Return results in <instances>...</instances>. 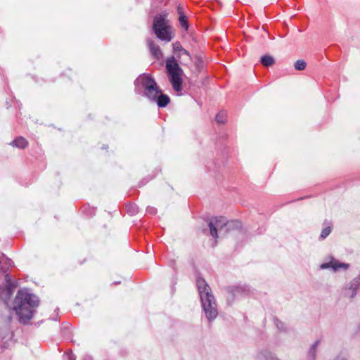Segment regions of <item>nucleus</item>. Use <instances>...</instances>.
<instances>
[{"mask_svg": "<svg viewBox=\"0 0 360 360\" xmlns=\"http://www.w3.org/2000/svg\"><path fill=\"white\" fill-rule=\"evenodd\" d=\"M179 21L180 25L184 28L186 30H188V23L187 20V17L186 15L179 16Z\"/></svg>", "mask_w": 360, "mask_h": 360, "instance_id": "nucleus-21", "label": "nucleus"}, {"mask_svg": "<svg viewBox=\"0 0 360 360\" xmlns=\"http://www.w3.org/2000/svg\"><path fill=\"white\" fill-rule=\"evenodd\" d=\"M177 57L180 60V63L183 65H188L192 60L190 53L184 49L182 52L177 53Z\"/></svg>", "mask_w": 360, "mask_h": 360, "instance_id": "nucleus-12", "label": "nucleus"}, {"mask_svg": "<svg viewBox=\"0 0 360 360\" xmlns=\"http://www.w3.org/2000/svg\"><path fill=\"white\" fill-rule=\"evenodd\" d=\"M260 62L265 67L271 66L275 63V60L270 55H264L261 57Z\"/></svg>", "mask_w": 360, "mask_h": 360, "instance_id": "nucleus-16", "label": "nucleus"}, {"mask_svg": "<svg viewBox=\"0 0 360 360\" xmlns=\"http://www.w3.org/2000/svg\"><path fill=\"white\" fill-rule=\"evenodd\" d=\"M150 102L156 103L159 108H165L169 103L170 98L167 94H162L160 90V93L155 96V99L151 100Z\"/></svg>", "mask_w": 360, "mask_h": 360, "instance_id": "nucleus-10", "label": "nucleus"}, {"mask_svg": "<svg viewBox=\"0 0 360 360\" xmlns=\"http://www.w3.org/2000/svg\"><path fill=\"white\" fill-rule=\"evenodd\" d=\"M65 360H75V356L73 354H67L65 356Z\"/></svg>", "mask_w": 360, "mask_h": 360, "instance_id": "nucleus-26", "label": "nucleus"}, {"mask_svg": "<svg viewBox=\"0 0 360 360\" xmlns=\"http://www.w3.org/2000/svg\"><path fill=\"white\" fill-rule=\"evenodd\" d=\"M177 12L179 16L181 15H186L183 11V8L181 6H179L177 8Z\"/></svg>", "mask_w": 360, "mask_h": 360, "instance_id": "nucleus-28", "label": "nucleus"}, {"mask_svg": "<svg viewBox=\"0 0 360 360\" xmlns=\"http://www.w3.org/2000/svg\"><path fill=\"white\" fill-rule=\"evenodd\" d=\"M226 292V301L228 304L231 305L233 302L245 295H248L250 292L245 286L231 285L225 288Z\"/></svg>", "mask_w": 360, "mask_h": 360, "instance_id": "nucleus-7", "label": "nucleus"}, {"mask_svg": "<svg viewBox=\"0 0 360 360\" xmlns=\"http://www.w3.org/2000/svg\"><path fill=\"white\" fill-rule=\"evenodd\" d=\"M39 304V300L37 296L29 293L26 290H19L15 297L13 307L19 317V321L22 323H28L32 319L35 308Z\"/></svg>", "mask_w": 360, "mask_h": 360, "instance_id": "nucleus-1", "label": "nucleus"}, {"mask_svg": "<svg viewBox=\"0 0 360 360\" xmlns=\"http://www.w3.org/2000/svg\"><path fill=\"white\" fill-rule=\"evenodd\" d=\"M196 285L200 297L202 309L208 321L211 322L218 316L214 297L210 287L202 278H197Z\"/></svg>", "mask_w": 360, "mask_h": 360, "instance_id": "nucleus-2", "label": "nucleus"}, {"mask_svg": "<svg viewBox=\"0 0 360 360\" xmlns=\"http://www.w3.org/2000/svg\"><path fill=\"white\" fill-rule=\"evenodd\" d=\"M210 235L215 239L218 238L217 230L220 233H227L231 231L239 230L242 227L241 222L238 220L226 221L224 217H215L208 223Z\"/></svg>", "mask_w": 360, "mask_h": 360, "instance_id": "nucleus-5", "label": "nucleus"}, {"mask_svg": "<svg viewBox=\"0 0 360 360\" xmlns=\"http://www.w3.org/2000/svg\"><path fill=\"white\" fill-rule=\"evenodd\" d=\"M172 46H173V51L174 53H181L182 52L184 49L183 48V46H181V43L179 41H175L174 43L172 44Z\"/></svg>", "mask_w": 360, "mask_h": 360, "instance_id": "nucleus-23", "label": "nucleus"}, {"mask_svg": "<svg viewBox=\"0 0 360 360\" xmlns=\"http://www.w3.org/2000/svg\"><path fill=\"white\" fill-rule=\"evenodd\" d=\"M11 145L20 149H24L28 146V141L24 137L18 136L11 143Z\"/></svg>", "mask_w": 360, "mask_h": 360, "instance_id": "nucleus-13", "label": "nucleus"}, {"mask_svg": "<svg viewBox=\"0 0 360 360\" xmlns=\"http://www.w3.org/2000/svg\"><path fill=\"white\" fill-rule=\"evenodd\" d=\"M349 267L348 264L340 262L338 260L332 258L329 262L323 263L321 264V268L326 269L328 268H332L335 271H338L340 268L347 269Z\"/></svg>", "mask_w": 360, "mask_h": 360, "instance_id": "nucleus-8", "label": "nucleus"}, {"mask_svg": "<svg viewBox=\"0 0 360 360\" xmlns=\"http://www.w3.org/2000/svg\"><path fill=\"white\" fill-rule=\"evenodd\" d=\"M134 91L136 94L146 97L150 101L155 99V96L160 93L155 79L147 73L141 74L134 81Z\"/></svg>", "mask_w": 360, "mask_h": 360, "instance_id": "nucleus-3", "label": "nucleus"}, {"mask_svg": "<svg viewBox=\"0 0 360 360\" xmlns=\"http://www.w3.org/2000/svg\"><path fill=\"white\" fill-rule=\"evenodd\" d=\"M195 67H196L198 73L200 72L202 70V69L203 68V61L200 57H198L196 58Z\"/></svg>", "mask_w": 360, "mask_h": 360, "instance_id": "nucleus-25", "label": "nucleus"}, {"mask_svg": "<svg viewBox=\"0 0 360 360\" xmlns=\"http://www.w3.org/2000/svg\"><path fill=\"white\" fill-rule=\"evenodd\" d=\"M6 281V290L8 296L12 295L15 288H17L18 283L17 281H12L9 275L5 276Z\"/></svg>", "mask_w": 360, "mask_h": 360, "instance_id": "nucleus-11", "label": "nucleus"}, {"mask_svg": "<svg viewBox=\"0 0 360 360\" xmlns=\"http://www.w3.org/2000/svg\"><path fill=\"white\" fill-rule=\"evenodd\" d=\"M331 231H332V224H331V222H328V226L322 230L321 235H320V239H321V240L325 239L327 236H328L330 235V233H331Z\"/></svg>", "mask_w": 360, "mask_h": 360, "instance_id": "nucleus-18", "label": "nucleus"}, {"mask_svg": "<svg viewBox=\"0 0 360 360\" xmlns=\"http://www.w3.org/2000/svg\"><path fill=\"white\" fill-rule=\"evenodd\" d=\"M166 70L173 89L179 93L182 89L183 70L174 56L166 60Z\"/></svg>", "mask_w": 360, "mask_h": 360, "instance_id": "nucleus-6", "label": "nucleus"}, {"mask_svg": "<svg viewBox=\"0 0 360 360\" xmlns=\"http://www.w3.org/2000/svg\"><path fill=\"white\" fill-rule=\"evenodd\" d=\"M360 285V274L354 278L351 283L350 289L352 290V295L350 297L352 299L354 297V296L356 295V290L359 288Z\"/></svg>", "mask_w": 360, "mask_h": 360, "instance_id": "nucleus-14", "label": "nucleus"}, {"mask_svg": "<svg viewBox=\"0 0 360 360\" xmlns=\"http://www.w3.org/2000/svg\"><path fill=\"white\" fill-rule=\"evenodd\" d=\"M168 13L162 12L155 15L153 30L155 36L162 41L169 42L174 37L173 27L167 19Z\"/></svg>", "mask_w": 360, "mask_h": 360, "instance_id": "nucleus-4", "label": "nucleus"}, {"mask_svg": "<svg viewBox=\"0 0 360 360\" xmlns=\"http://www.w3.org/2000/svg\"><path fill=\"white\" fill-rule=\"evenodd\" d=\"M147 44L149 48L151 55L157 60L160 59L162 57V53L160 46L155 44V42L150 39H147Z\"/></svg>", "mask_w": 360, "mask_h": 360, "instance_id": "nucleus-9", "label": "nucleus"}, {"mask_svg": "<svg viewBox=\"0 0 360 360\" xmlns=\"http://www.w3.org/2000/svg\"><path fill=\"white\" fill-rule=\"evenodd\" d=\"M127 212L131 214L134 215L138 212V207L136 205H129L126 206Z\"/></svg>", "mask_w": 360, "mask_h": 360, "instance_id": "nucleus-24", "label": "nucleus"}, {"mask_svg": "<svg viewBox=\"0 0 360 360\" xmlns=\"http://www.w3.org/2000/svg\"><path fill=\"white\" fill-rule=\"evenodd\" d=\"M334 360H347V359L344 356H338Z\"/></svg>", "mask_w": 360, "mask_h": 360, "instance_id": "nucleus-29", "label": "nucleus"}, {"mask_svg": "<svg viewBox=\"0 0 360 360\" xmlns=\"http://www.w3.org/2000/svg\"><path fill=\"white\" fill-rule=\"evenodd\" d=\"M257 360H278L274 357L272 354L268 351H264L259 353L257 356Z\"/></svg>", "mask_w": 360, "mask_h": 360, "instance_id": "nucleus-15", "label": "nucleus"}, {"mask_svg": "<svg viewBox=\"0 0 360 360\" xmlns=\"http://www.w3.org/2000/svg\"><path fill=\"white\" fill-rule=\"evenodd\" d=\"M319 342H320L319 340L315 341L313 343V345H311V347H310L309 354H308L309 360H315L316 351V348H317Z\"/></svg>", "mask_w": 360, "mask_h": 360, "instance_id": "nucleus-17", "label": "nucleus"}, {"mask_svg": "<svg viewBox=\"0 0 360 360\" xmlns=\"http://www.w3.org/2000/svg\"><path fill=\"white\" fill-rule=\"evenodd\" d=\"M156 209L154 207H148L147 208V212H148L150 214H156Z\"/></svg>", "mask_w": 360, "mask_h": 360, "instance_id": "nucleus-27", "label": "nucleus"}, {"mask_svg": "<svg viewBox=\"0 0 360 360\" xmlns=\"http://www.w3.org/2000/svg\"><path fill=\"white\" fill-rule=\"evenodd\" d=\"M307 67V63L304 60L300 59L295 62L294 68L297 70H304Z\"/></svg>", "mask_w": 360, "mask_h": 360, "instance_id": "nucleus-20", "label": "nucleus"}, {"mask_svg": "<svg viewBox=\"0 0 360 360\" xmlns=\"http://www.w3.org/2000/svg\"><path fill=\"white\" fill-rule=\"evenodd\" d=\"M274 322L279 330L285 331L286 328L285 327L284 323L279 320L277 317L274 318Z\"/></svg>", "mask_w": 360, "mask_h": 360, "instance_id": "nucleus-22", "label": "nucleus"}, {"mask_svg": "<svg viewBox=\"0 0 360 360\" xmlns=\"http://www.w3.org/2000/svg\"><path fill=\"white\" fill-rule=\"evenodd\" d=\"M215 120L219 124H224L226 121V112L224 110L220 111L215 117Z\"/></svg>", "mask_w": 360, "mask_h": 360, "instance_id": "nucleus-19", "label": "nucleus"}]
</instances>
